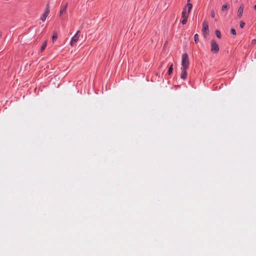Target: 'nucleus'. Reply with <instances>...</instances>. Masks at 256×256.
Masks as SVG:
<instances>
[{
  "instance_id": "f257e3e1",
  "label": "nucleus",
  "mask_w": 256,
  "mask_h": 256,
  "mask_svg": "<svg viewBox=\"0 0 256 256\" xmlns=\"http://www.w3.org/2000/svg\"><path fill=\"white\" fill-rule=\"evenodd\" d=\"M192 8V5L190 3H188L186 6L183 8L182 14V18H188L189 14L190 13Z\"/></svg>"
},
{
  "instance_id": "f03ea898",
  "label": "nucleus",
  "mask_w": 256,
  "mask_h": 256,
  "mask_svg": "<svg viewBox=\"0 0 256 256\" xmlns=\"http://www.w3.org/2000/svg\"><path fill=\"white\" fill-rule=\"evenodd\" d=\"M182 62L181 68L188 70L189 68L190 62L188 56L186 54L182 55Z\"/></svg>"
},
{
  "instance_id": "7ed1b4c3",
  "label": "nucleus",
  "mask_w": 256,
  "mask_h": 256,
  "mask_svg": "<svg viewBox=\"0 0 256 256\" xmlns=\"http://www.w3.org/2000/svg\"><path fill=\"white\" fill-rule=\"evenodd\" d=\"M202 32L204 36L206 38L209 33L208 24L207 21L204 20L202 23Z\"/></svg>"
},
{
  "instance_id": "20e7f679",
  "label": "nucleus",
  "mask_w": 256,
  "mask_h": 256,
  "mask_svg": "<svg viewBox=\"0 0 256 256\" xmlns=\"http://www.w3.org/2000/svg\"><path fill=\"white\" fill-rule=\"evenodd\" d=\"M211 51L212 52L216 54L219 50V46L215 40H212L210 42Z\"/></svg>"
},
{
  "instance_id": "39448f33",
  "label": "nucleus",
  "mask_w": 256,
  "mask_h": 256,
  "mask_svg": "<svg viewBox=\"0 0 256 256\" xmlns=\"http://www.w3.org/2000/svg\"><path fill=\"white\" fill-rule=\"evenodd\" d=\"M80 32L78 30L75 35L72 38L70 43L72 46H73L78 42L80 37Z\"/></svg>"
},
{
  "instance_id": "423d86ee",
  "label": "nucleus",
  "mask_w": 256,
  "mask_h": 256,
  "mask_svg": "<svg viewBox=\"0 0 256 256\" xmlns=\"http://www.w3.org/2000/svg\"><path fill=\"white\" fill-rule=\"evenodd\" d=\"M50 13V6L49 4H47L46 8L45 10L44 13L43 14V15L40 18V19L42 21H44L46 20V17L48 16V14Z\"/></svg>"
},
{
  "instance_id": "0eeeda50",
  "label": "nucleus",
  "mask_w": 256,
  "mask_h": 256,
  "mask_svg": "<svg viewBox=\"0 0 256 256\" xmlns=\"http://www.w3.org/2000/svg\"><path fill=\"white\" fill-rule=\"evenodd\" d=\"M68 6V3H66L64 6H62L60 8V17L61 18L62 16V15L66 13V10Z\"/></svg>"
},
{
  "instance_id": "6e6552de",
  "label": "nucleus",
  "mask_w": 256,
  "mask_h": 256,
  "mask_svg": "<svg viewBox=\"0 0 256 256\" xmlns=\"http://www.w3.org/2000/svg\"><path fill=\"white\" fill-rule=\"evenodd\" d=\"M244 5L243 4H242L238 10V17H242V14L244 12Z\"/></svg>"
},
{
  "instance_id": "1a4fd4ad",
  "label": "nucleus",
  "mask_w": 256,
  "mask_h": 256,
  "mask_svg": "<svg viewBox=\"0 0 256 256\" xmlns=\"http://www.w3.org/2000/svg\"><path fill=\"white\" fill-rule=\"evenodd\" d=\"M181 70H182V74H181L180 78L184 80L186 78L187 76V72H186L187 70L181 68Z\"/></svg>"
},
{
  "instance_id": "9d476101",
  "label": "nucleus",
  "mask_w": 256,
  "mask_h": 256,
  "mask_svg": "<svg viewBox=\"0 0 256 256\" xmlns=\"http://www.w3.org/2000/svg\"><path fill=\"white\" fill-rule=\"evenodd\" d=\"M58 38V34L56 32H54L52 36V40L54 42Z\"/></svg>"
},
{
  "instance_id": "9b49d317",
  "label": "nucleus",
  "mask_w": 256,
  "mask_h": 256,
  "mask_svg": "<svg viewBox=\"0 0 256 256\" xmlns=\"http://www.w3.org/2000/svg\"><path fill=\"white\" fill-rule=\"evenodd\" d=\"M46 46V41H45L43 43V44L41 47L40 52H42L45 50Z\"/></svg>"
},
{
  "instance_id": "f8f14e48",
  "label": "nucleus",
  "mask_w": 256,
  "mask_h": 256,
  "mask_svg": "<svg viewBox=\"0 0 256 256\" xmlns=\"http://www.w3.org/2000/svg\"><path fill=\"white\" fill-rule=\"evenodd\" d=\"M172 66H173V64H172L168 68V74H170L172 72V71H173Z\"/></svg>"
},
{
  "instance_id": "ddd939ff",
  "label": "nucleus",
  "mask_w": 256,
  "mask_h": 256,
  "mask_svg": "<svg viewBox=\"0 0 256 256\" xmlns=\"http://www.w3.org/2000/svg\"><path fill=\"white\" fill-rule=\"evenodd\" d=\"M215 33H216V36L218 38H221V34H220V31H219L218 30H216V32H215Z\"/></svg>"
},
{
  "instance_id": "4468645a",
  "label": "nucleus",
  "mask_w": 256,
  "mask_h": 256,
  "mask_svg": "<svg viewBox=\"0 0 256 256\" xmlns=\"http://www.w3.org/2000/svg\"><path fill=\"white\" fill-rule=\"evenodd\" d=\"M194 39L195 42L198 43V34H196L194 36Z\"/></svg>"
},
{
  "instance_id": "2eb2a0df",
  "label": "nucleus",
  "mask_w": 256,
  "mask_h": 256,
  "mask_svg": "<svg viewBox=\"0 0 256 256\" xmlns=\"http://www.w3.org/2000/svg\"><path fill=\"white\" fill-rule=\"evenodd\" d=\"M188 21V18H182V24H186V22Z\"/></svg>"
},
{
  "instance_id": "dca6fc26",
  "label": "nucleus",
  "mask_w": 256,
  "mask_h": 256,
  "mask_svg": "<svg viewBox=\"0 0 256 256\" xmlns=\"http://www.w3.org/2000/svg\"><path fill=\"white\" fill-rule=\"evenodd\" d=\"M230 33L233 34V35H236V30H235V29L234 28H232L231 30H230Z\"/></svg>"
},
{
  "instance_id": "f3484780",
  "label": "nucleus",
  "mask_w": 256,
  "mask_h": 256,
  "mask_svg": "<svg viewBox=\"0 0 256 256\" xmlns=\"http://www.w3.org/2000/svg\"><path fill=\"white\" fill-rule=\"evenodd\" d=\"M244 25H245V22H244L241 21L240 22V28H242L244 27Z\"/></svg>"
},
{
  "instance_id": "a211bd4d",
  "label": "nucleus",
  "mask_w": 256,
  "mask_h": 256,
  "mask_svg": "<svg viewBox=\"0 0 256 256\" xmlns=\"http://www.w3.org/2000/svg\"><path fill=\"white\" fill-rule=\"evenodd\" d=\"M230 7V6L229 4H225V10L227 8H229Z\"/></svg>"
},
{
  "instance_id": "6ab92c4d",
  "label": "nucleus",
  "mask_w": 256,
  "mask_h": 256,
  "mask_svg": "<svg viewBox=\"0 0 256 256\" xmlns=\"http://www.w3.org/2000/svg\"><path fill=\"white\" fill-rule=\"evenodd\" d=\"M212 18L214 17V12L212 14Z\"/></svg>"
},
{
  "instance_id": "aec40b11",
  "label": "nucleus",
  "mask_w": 256,
  "mask_h": 256,
  "mask_svg": "<svg viewBox=\"0 0 256 256\" xmlns=\"http://www.w3.org/2000/svg\"><path fill=\"white\" fill-rule=\"evenodd\" d=\"M222 10H224V5L222 6Z\"/></svg>"
},
{
  "instance_id": "412c9836",
  "label": "nucleus",
  "mask_w": 256,
  "mask_h": 256,
  "mask_svg": "<svg viewBox=\"0 0 256 256\" xmlns=\"http://www.w3.org/2000/svg\"><path fill=\"white\" fill-rule=\"evenodd\" d=\"M254 8L256 10V4L254 6Z\"/></svg>"
},
{
  "instance_id": "4be33fe9",
  "label": "nucleus",
  "mask_w": 256,
  "mask_h": 256,
  "mask_svg": "<svg viewBox=\"0 0 256 256\" xmlns=\"http://www.w3.org/2000/svg\"><path fill=\"white\" fill-rule=\"evenodd\" d=\"M188 0V4L190 3V0Z\"/></svg>"
},
{
  "instance_id": "5701e85b",
  "label": "nucleus",
  "mask_w": 256,
  "mask_h": 256,
  "mask_svg": "<svg viewBox=\"0 0 256 256\" xmlns=\"http://www.w3.org/2000/svg\"><path fill=\"white\" fill-rule=\"evenodd\" d=\"M2 32L0 31V37H1V36H2Z\"/></svg>"
}]
</instances>
